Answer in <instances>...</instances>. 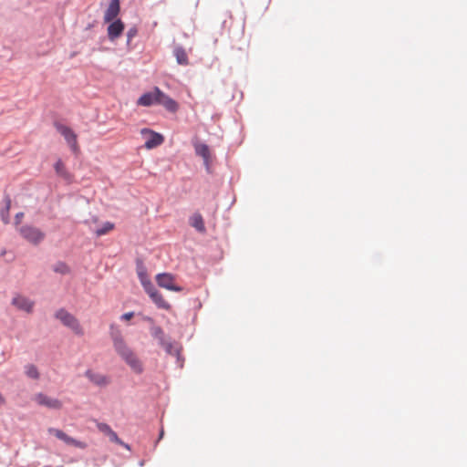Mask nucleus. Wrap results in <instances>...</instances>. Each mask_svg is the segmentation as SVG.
Segmentation results:
<instances>
[{
	"instance_id": "1",
	"label": "nucleus",
	"mask_w": 467,
	"mask_h": 467,
	"mask_svg": "<svg viewBox=\"0 0 467 467\" xmlns=\"http://www.w3.org/2000/svg\"><path fill=\"white\" fill-rule=\"evenodd\" d=\"M55 317L60 320V322L65 327L74 331L75 334L78 336L83 335V328L80 326V323L78 320V318L65 308H59L58 310H57L55 313Z\"/></svg>"
},
{
	"instance_id": "2",
	"label": "nucleus",
	"mask_w": 467,
	"mask_h": 467,
	"mask_svg": "<svg viewBox=\"0 0 467 467\" xmlns=\"http://www.w3.org/2000/svg\"><path fill=\"white\" fill-rule=\"evenodd\" d=\"M117 353L135 373L141 374L143 372V366L140 360L128 346L117 351Z\"/></svg>"
},
{
	"instance_id": "3",
	"label": "nucleus",
	"mask_w": 467,
	"mask_h": 467,
	"mask_svg": "<svg viewBox=\"0 0 467 467\" xmlns=\"http://www.w3.org/2000/svg\"><path fill=\"white\" fill-rule=\"evenodd\" d=\"M19 233L24 239L35 245L40 244L45 238V234L40 229L32 225L21 226Z\"/></svg>"
},
{
	"instance_id": "4",
	"label": "nucleus",
	"mask_w": 467,
	"mask_h": 467,
	"mask_svg": "<svg viewBox=\"0 0 467 467\" xmlns=\"http://www.w3.org/2000/svg\"><path fill=\"white\" fill-rule=\"evenodd\" d=\"M156 282L159 286L170 291L181 292L183 288L174 284V275L170 273H160L156 275Z\"/></svg>"
},
{
	"instance_id": "5",
	"label": "nucleus",
	"mask_w": 467,
	"mask_h": 467,
	"mask_svg": "<svg viewBox=\"0 0 467 467\" xmlns=\"http://www.w3.org/2000/svg\"><path fill=\"white\" fill-rule=\"evenodd\" d=\"M55 128L64 137V139L66 140L69 147L72 149V150L75 151L78 148L77 135L72 130V129L59 122H55Z\"/></svg>"
},
{
	"instance_id": "6",
	"label": "nucleus",
	"mask_w": 467,
	"mask_h": 467,
	"mask_svg": "<svg viewBox=\"0 0 467 467\" xmlns=\"http://www.w3.org/2000/svg\"><path fill=\"white\" fill-rule=\"evenodd\" d=\"M48 432L55 435L58 440L63 441L67 445H72L77 448L85 449L87 444L81 441L76 440L68 436L66 432L56 428H49Z\"/></svg>"
},
{
	"instance_id": "7",
	"label": "nucleus",
	"mask_w": 467,
	"mask_h": 467,
	"mask_svg": "<svg viewBox=\"0 0 467 467\" xmlns=\"http://www.w3.org/2000/svg\"><path fill=\"white\" fill-rule=\"evenodd\" d=\"M84 375L92 384L100 388H105L110 383L109 377L95 372L92 369H87Z\"/></svg>"
},
{
	"instance_id": "8",
	"label": "nucleus",
	"mask_w": 467,
	"mask_h": 467,
	"mask_svg": "<svg viewBox=\"0 0 467 467\" xmlns=\"http://www.w3.org/2000/svg\"><path fill=\"white\" fill-rule=\"evenodd\" d=\"M141 133L149 134V138L146 140L145 144H144L145 148H147L149 150L158 147L164 140V138L161 133L155 132L149 129H143L141 130Z\"/></svg>"
},
{
	"instance_id": "9",
	"label": "nucleus",
	"mask_w": 467,
	"mask_h": 467,
	"mask_svg": "<svg viewBox=\"0 0 467 467\" xmlns=\"http://www.w3.org/2000/svg\"><path fill=\"white\" fill-rule=\"evenodd\" d=\"M157 105H161L169 112L174 113L179 109V104L175 99L160 90Z\"/></svg>"
},
{
	"instance_id": "10",
	"label": "nucleus",
	"mask_w": 467,
	"mask_h": 467,
	"mask_svg": "<svg viewBox=\"0 0 467 467\" xmlns=\"http://www.w3.org/2000/svg\"><path fill=\"white\" fill-rule=\"evenodd\" d=\"M36 401L39 405L49 408V409L59 410L62 408V402L59 400L48 397L47 395H46L44 393L36 394Z\"/></svg>"
},
{
	"instance_id": "11",
	"label": "nucleus",
	"mask_w": 467,
	"mask_h": 467,
	"mask_svg": "<svg viewBox=\"0 0 467 467\" xmlns=\"http://www.w3.org/2000/svg\"><path fill=\"white\" fill-rule=\"evenodd\" d=\"M160 90L161 89L158 87H155L153 91H150V92H146V93L142 94L139 98L137 104L139 106H143V107H150V106L157 104Z\"/></svg>"
},
{
	"instance_id": "12",
	"label": "nucleus",
	"mask_w": 467,
	"mask_h": 467,
	"mask_svg": "<svg viewBox=\"0 0 467 467\" xmlns=\"http://www.w3.org/2000/svg\"><path fill=\"white\" fill-rule=\"evenodd\" d=\"M110 22L108 26V36L109 40L114 41L122 35L125 26L120 19H113Z\"/></svg>"
},
{
	"instance_id": "13",
	"label": "nucleus",
	"mask_w": 467,
	"mask_h": 467,
	"mask_svg": "<svg viewBox=\"0 0 467 467\" xmlns=\"http://www.w3.org/2000/svg\"><path fill=\"white\" fill-rule=\"evenodd\" d=\"M12 305L19 310L31 313L34 307V302L27 297L16 296L12 299Z\"/></svg>"
},
{
	"instance_id": "14",
	"label": "nucleus",
	"mask_w": 467,
	"mask_h": 467,
	"mask_svg": "<svg viewBox=\"0 0 467 467\" xmlns=\"http://www.w3.org/2000/svg\"><path fill=\"white\" fill-rule=\"evenodd\" d=\"M109 329H110L109 334H110L111 339L113 341V346L117 352V351L120 350L121 348H123L124 347H126L127 345H126V343L123 339V337L121 335V332L118 328V327H116L114 324H111Z\"/></svg>"
},
{
	"instance_id": "15",
	"label": "nucleus",
	"mask_w": 467,
	"mask_h": 467,
	"mask_svg": "<svg viewBox=\"0 0 467 467\" xmlns=\"http://www.w3.org/2000/svg\"><path fill=\"white\" fill-rule=\"evenodd\" d=\"M194 150H195L196 155L202 158L203 163L206 167V170L209 171V170H210V165H209L210 149H209L208 145L205 143L199 142L194 145Z\"/></svg>"
},
{
	"instance_id": "16",
	"label": "nucleus",
	"mask_w": 467,
	"mask_h": 467,
	"mask_svg": "<svg viewBox=\"0 0 467 467\" xmlns=\"http://www.w3.org/2000/svg\"><path fill=\"white\" fill-rule=\"evenodd\" d=\"M119 0H110V3L104 14V21L110 22L115 19L119 15Z\"/></svg>"
},
{
	"instance_id": "17",
	"label": "nucleus",
	"mask_w": 467,
	"mask_h": 467,
	"mask_svg": "<svg viewBox=\"0 0 467 467\" xmlns=\"http://www.w3.org/2000/svg\"><path fill=\"white\" fill-rule=\"evenodd\" d=\"M189 224L201 234L206 232L204 221L200 213H194L189 219Z\"/></svg>"
},
{
	"instance_id": "18",
	"label": "nucleus",
	"mask_w": 467,
	"mask_h": 467,
	"mask_svg": "<svg viewBox=\"0 0 467 467\" xmlns=\"http://www.w3.org/2000/svg\"><path fill=\"white\" fill-rule=\"evenodd\" d=\"M173 56L176 57V61L179 65H182V66L189 65L188 55L182 46L177 45L174 47Z\"/></svg>"
},
{
	"instance_id": "19",
	"label": "nucleus",
	"mask_w": 467,
	"mask_h": 467,
	"mask_svg": "<svg viewBox=\"0 0 467 467\" xmlns=\"http://www.w3.org/2000/svg\"><path fill=\"white\" fill-rule=\"evenodd\" d=\"M136 271L141 285L145 284L148 281H150L147 274V268L144 265L143 261L141 259L136 260Z\"/></svg>"
},
{
	"instance_id": "20",
	"label": "nucleus",
	"mask_w": 467,
	"mask_h": 467,
	"mask_svg": "<svg viewBox=\"0 0 467 467\" xmlns=\"http://www.w3.org/2000/svg\"><path fill=\"white\" fill-rule=\"evenodd\" d=\"M150 298L158 308L165 310L171 309V305L163 299L162 295L159 291H156L154 294H152Z\"/></svg>"
},
{
	"instance_id": "21",
	"label": "nucleus",
	"mask_w": 467,
	"mask_h": 467,
	"mask_svg": "<svg viewBox=\"0 0 467 467\" xmlns=\"http://www.w3.org/2000/svg\"><path fill=\"white\" fill-rule=\"evenodd\" d=\"M4 201H5V207H3L0 210V217H1V220L3 221V223L7 224L10 222L9 211H10V207H11V199H10L9 195L5 194Z\"/></svg>"
},
{
	"instance_id": "22",
	"label": "nucleus",
	"mask_w": 467,
	"mask_h": 467,
	"mask_svg": "<svg viewBox=\"0 0 467 467\" xmlns=\"http://www.w3.org/2000/svg\"><path fill=\"white\" fill-rule=\"evenodd\" d=\"M160 346L164 348L167 354L176 357L178 361L181 360V350L177 348H174L172 342L165 340L164 344H160Z\"/></svg>"
},
{
	"instance_id": "23",
	"label": "nucleus",
	"mask_w": 467,
	"mask_h": 467,
	"mask_svg": "<svg viewBox=\"0 0 467 467\" xmlns=\"http://www.w3.org/2000/svg\"><path fill=\"white\" fill-rule=\"evenodd\" d=\"M150 330L151 337L158 340L159 345L164 344L165 333L160 326L152 325Z\"/></svg>"
},
{
	"instance_id": "24",
	"label": "nucleus",
	"mask_w": 467,
	"mask_h": 467,
	"mask_svg": "<svg viewBox=\"0 0 467 467\" xmlns=\"http://www.w3.org/2000/svg\"><path fill=\"white\" fill-rule=\"evenodd\" d=\"M114 229V223L111 222H105L103 224L95 230L96 236L99 237L107 234L109 232Z\"/></svg>"
},
{
	"instance_id": "25",
	"label": "nucleus",
	"mask_w": 467,
	"mask_h": 467,
	"mask_svg": "<svg viewBox=\"0 0 467 467\" xmlns=\"http://www.w3.org/2000/svg\"><path fill=\"white\" fill-rule=\"evenodd\" d=\"M52 268L57 274L67 275L70 273L69 266L63 261L57 262Z\"/></svg>"
},
{
	"instance_id": "26",
	"label": "nucleus",
	"mask_w": 467,
	"mask_h": 467,
	"mask_svg": "<svg viewBox=\"0 0 467 467\" xmlns=\"http://www.w3.org/2000/svg\"><path fill=\"white\" fill-rule=\"evenodd\" d=\"M26 375L33 379H37L39 378V372L37 368L33 364H28L25 367Z\"/></svg>"
},
{
	"instance_id": "27",
	"label": "nucleus",
	"mask_w": 467,
	"mask_h": 467,
	"mask_svg": "<svg viewBox=\"0 0 467 467\" xmlns=\"http://www.w3.org/2000/svg\"><path fill=\"white\" fill-rule=\"evenodd\" d=\"M109 439L111 442H115V443L124 447L125 449L130 451V446L128 443L124 442L121 439H119L116 431L111 433L110 437Z\"/></svg>"
},
{
	"instance_id": "28",
	"label": "nucleus",
	"mask_w": 467,
	"mask_h": 467,
	"mask_svg": "<svg viewBox=\"0 0 467 467\" xmlns=\"http://www.w3.org/2000/svg\"><path fill=\"white\" fill-rule=\"evenodd\" d=\"M54 168H55L56 172L58 175L63 176V177L67 176V171H66V169H65V165H64V163H63V161L61 160H58L55 163Z\"/></svg>"
},
{
	"instance_id": "29",
	"label": "nucleus",
	"mask_w": 467,
	"mask_h": 467,
	"mask_svg": "<svg viewBox=\"0 0 467 467\" xmlns=\"http://www.w3.org/2000/svg\"><path fill=\"white\" fill-rule=\"evenodd\" d=\"M141 285L149 296H151L152 294L158 291V289L154 286L151 281H148L145 284H142Z\"/></svg>"
},
{
	"instance_id": "30",
	"label": "nucleus",
	"mask_w": 467,
	"mask_h": 467,
	"mask_svg": "<svg viewBox=\"0 0 467 467\" xmlns=\"http://www.w3.org/2000/svg\"><path fill=\"white\" fill-rule=\"evenodd\" d=\"M137 35H138V28L135 26L129 28V30L127 31V45L128 46L130 44L133 37H135Z\"/></svg>"
},
{
	"instance_id": "31",
	"label": "nucleus",
	"mask_w": 467,
	"mask_h": 467,
	"mask_svg": "<svg viewBox=\"0 0 467 467\" xmlns=\"http://www.w3.org/2000/svg\"><path fill=\"white\" fill-rule=\"evenodd\" d=\"M99 430L106 434L109 438L110 437V434L114 432V431L111 429V427L107 423H99L98 425Z\"/></svg>"
},
{
	"instance_id": "32",
	"label": "nucleus",
	"mask_w": 467,
	"mask_h": 467,
	"mask_svg": "<svg viewBox=\"0 0 467 467\" xmlns=\"http://www.w3.org/2000/svg\"><path fill=\"white\" fill-rule=\"evenodd\" d=\"M134 316V312H127V313H124L121 317H120V319L121 320H130Z\"/></svg>"
},
{
	"instance_id": "33",
	"label": "nucleus",
	"mask_w": 467,
	"mask_h": 467,
	"mask_svg": "<svg viewBox=\"0 0 467 467\" xmlns=\"http://www.w3.org/2000/svg\"><path fill=\"white\" fill-rule=\"evenodd\" d=\"M24 217V213L19 212L15 216V223L17 225L21 223L22 218Z\"/></svg>"
},
{
	"instance_id": "34",
	"label": "nucleus",
	"mask_w": 467,
	"mask_h": 467,
	"mask_svg": "<svg viewBox=\"0 0 467 467\" xmlns=\"http://www.w3.org/2000/svg\"><path fill=\"white\" fill-rule=\"evenodd\" d=\"M144 320H146V321L150 322V323L151 324V326H152V325H155V324H154V319H153L152 317H144Z\"/></svg>"
},
{
	"instance_id": "35",
	"label": "nucleus",
	"mask_w": 467,
	"mask_h": 467,
	"mask_svg": "<svg viewBox=\"0 0 467 467\" xmlns=\"http://www.w3.org/2000/svg\"><path fill=\"white\" fill-rule=\"evenodd\" d=\"M4 403H5V399L2 396V394L0 393V406L3 405Z\"/></svg>"
},
{
	"instance_id": "36",
	"label": "nucleus",
	"mask_w": 467,
	"mask_h": 467,
	"mask_svg": "<svg viewBox=\"0 0 467 467\" xmlns=\"http://www.w3.org/2000/svg\"><path fill=\"white\" fill-rule=\"evenodd\" d=\"M163 434H164V431H163V430H161L160 432L158 441H160L163 437Z\"/></svg>"
},
{
	"instance_id": "37",
	"label": "nucleus",
	"mask_w": 467,
	"mask_h": 467,
	"mask_svg": "<svg viewBox=\"0 0 467 467\" xmlns=\"http://www.w3.org/2000/svg\"><path fill=\"white\" fill-rule=\"evenodd\" d=\"M92 26H93V25H92V24H88V25L87 26V27H86V30H89Z\"/></svg>"
},
{
	"instance_id": "38",
	"label": "nucleus",
	"mask_w": 467,
	"mask_h": 467,
	"mask_svg": "<svg viewBox=\"0 0 467 467\" xmlns=\"http://www.w3.org/2000/svg\"><path fill=\"white\" fill-rule=\"evenodd\" d=\"M5 254V250H3L1 253H0V256H4Z\"/></svg>"
},
{
	"instance_id": "39",
	"label": "nucleus",
	"mask_w": 467,
	"mask_h": 467,
	"mask_svg": "<svg viewBox=\"0 0 467 467\" xmlns=\"http://www.w3.org/2000/svg\"><path fill=\"white\" fill-rule=\"evenodd\" d=\"M139 465H140V466H143V465H144V461H140V462H139Z\"/></svg>"
}]
</instances>
